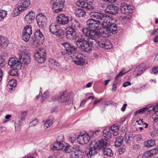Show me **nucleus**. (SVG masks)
<instances>
[{"mask_svg":"<svg viewBox=\"0 0 158 158\" xmlns=\"http://www.w3.org/2000/svg\"><path fill=\"white\" fill-rule=\"evenodd\" d=\"M90 17L101 21V25L106 31L113 34L117 33V27L114 23V20L108 15L97 12H91L89 13Z\"/></svg>","mask_w":158,"mask_h":158,"instance_id":"nucleus-1","label":"nucleus"},{"mask_svg":"<svg viewBox=\"0 0 158 158\" xmlns=\"http://www.w3.org/2000/svg\"><path fill=\"white\" fill-rule=\"evenodd\" d=\"M65 49L61 52L63 55L67 54L71 57H73V61L76 65L82 66L85 62L84 56L82 54L76 52L77 48L69 43H64L62 44Z\"/></svg>","mask_w":158,"mask_h":158,"instance_id":"nucleus-2","label":"nucleus"},{"mask_svg":"<svg viewBox=\"0 0 158 158\" xmlns=\"http://www.w3.org/2000/svg\"><path fill=\"white\" fill-rule=\"evenodd\" d=\"M104 29L103 31L100 32L99 31H96L95 30H90V29L85 28L82 29V32L84 34L88 37V40L89 42L92 44H94L97 42L96 38H99L100 36L108 37L110 35L109 32Z\"/></svg>","mask_w":158,"mask_h":158,"instance_id":"nucleus-3","label":"nucleus"},{"mask_svg":"<svg viewBox=\"0 0 158 158\" xmlns=\"http://www.w3.org/2000/svg\"><path fill=\"white\" fill-rule=\"evenodd\" d=\"M107 144L106 140L105 139H101L98 142L96 141L91 142L90 144V150L86 153L87 156L88 157H91L96 152V150L100 149L102 148L104 149Z\"/></svg>","mask_w":158,"mask_h":158,"instance_id":"nucleus-4","label":"nucleus"},{"mask_svg":"<svg viewBox=\"0 0 158 158\" xmlns=\"http://www.w3.org/2000/svg\"><path fill=\"white\" fill-rule=\"evenodd\" d=\"M53 100L57 99L59 103H64L66 105H69L73 103V98L66 91L60 92L57 96H54L52 98Z\"/></svg>","mask_w":158,"mask_h":158,"instance_id":"nucleus-5","label":"nucleus"},{"mask_svg":"<svg viewBox=\"0 0 158 158\" xmlns=\"http://www.w3.org/2000/svg\"><path fill=\"white\" fill-rule=\"evenodd\" d=\"M30 4L29 0H21L19 2L18 6L14 10L16 16L18 15L21 11L25 10Z\"/></svg>","mask_w":158,"mask_h":158,"instance_id":"nucleus-6","label":"nucleus"},{"mask_svg":"<svg viewBox=\"0 0 158 158\" xmlns=\"http://www.w3.org/2000/svg\"><path fill=\"white\" fill-rule=\"evenodd\" d=\"M64 0H51V3L52 5L54 12L57 13L63 10Z\"/></svg>","mask_w":158,"mask_h":158,"instance_id":"nucleus-7","label":"nucleus"},{"mask_svg":"<svg viewBox=\"0 0 158 158\" xmlns=\"http://www.w3.org/2000/svg\"><path fill=\"white\" fill-rule=\"evenodd\" d=\"M35 57L38 63H42L45 61L46 58L45 50L43 48L39 49L35 54Z\"/></svg>","mask_w":158,"mask_h":158,"instance_id":"nucleus-8","label":"nucleus"},{"mask_svg":"<svg viewBox=\"0 0 158 158\" xmlns=\"http://www.w3.org/2000/svg\"><path fill=\"white\" fill-rule=\"evenodd\" d=\"M50 32L53 34L59 36L64 35L63 31L59 28V25L55 23H52L49 26Z\"/></svg>","mask_w":158,"mask_h":158,"instance_id":"nucleus-9","label":"nucleus"},{"mask_svg":"<svg viewBox=\"0 0 158 158\" xmlns=\"http://www.w3.org/2000/svg\"><path fill=\"white\" fill-rule=\"evenodd\" d=\"M100 37L97 42L99 46L105 49H110L112 48V45L110 41L106 40L104 36H100Z\"/></svg>","mask_w":158,"mask_h":158,"instance_id":"nucleus-10","label":"nucleus"},{"mask_svg":"<svg viewBox=\"0 0 158 158\" xmlns=\"http://www.w3.org/2000/svg\"><path fill=\"white\" fill-rule=\"evenodd\" d=\"M32 34L31 27L30 25H27L24 27L22 34V39L25 42L28 41Z\"/></svg>","mask_w":158,"mask_h":158,"instance_id":"nucleus-11","label":"nucleus"},{"mask_svg":"<svg viewBox=\"0 0 158 158\" xmlns=\"http://www.w3.org/2000/svg\"><path fill=\"white\" fill-rule=\"evenodd\" d=\"M8 64L11 68L20 69L22 66L19 59L16 57L10 58L8 60Z\"/></svg>","mask_w":158,"mask_h":158,"instance_id":"nucleus-12","label":"nucleus"},{"mask_svg":"<svg viewBox=\"0 0 158 158\" xmlns=\"http://www.w3.org/2000/svg\"><path fill=\"white\" fill-rule=\"evenodd\" d=\"M26 113L24 112H21V117L16 118L15 122V127L16 130L19 131L22 124V121L24 120L26 116Z\"/></svg>","mask_w":158,"mask_h":158,"instance_id":"nucleus-13","label":"nucleus"},{"mask_svg":"<svg viewBox=\"0 0 158 158\" xmlns=\"http://www.w3.org/2000/svg\"><path fill=\"white\" fill-rule=\"evenodd\" d=\"M90 135L88 133H81L77 137V140L79 144H84L87 143L90 140Z\"/></svg>","mask_w":158,"mask_h":158,"instance_id":"nucleus-14","label":"nucleus"},{"mask_svg":"<svg viewBox=\"0 0 158 158\" xmlns=\"http://www.w3.org/2000/svg\"><path fill=\"white\" fill-rule=\"evenodd\" d=\"M87 28L95 29L97 28L99 25H101V21L97 20L92 18L89 19L86 22Z\"/></svg>","mask_w":158,"mask_h":158,"instance_id":"nucleus-15","label":"nucleus"},{"mask_svg":"<svg viewBox=\"0 0 158 158\" xmlns=\"http://www.w3.org/2000/svg\"><path fill=\"white\" fill-rule=\"evenodd\" d=\"M73 151L71 153L70 156L71 158H82L84 153L78 146H74Z\"/></svg>","mask_w":158,"mask_h":158,"instance_id":"nucleus-16","label":"nucleus"},{"mask_svg":"<svg viewBox=\"0 0 158 158\" xmlns=\"http://www.w3.org/2000/svg\"><path fill=\"white\" fill-rule=\"evenodd\" d=\"M94 44L90 43L88 40V41L85 40L81 44L80 46H78L77 47L83 51L90 52L92 50L91 48Z\"/></svg>","mask_w":158,"mask_h":158,"instance_id":"nucleus-17","label":"nucleus"},{"mask_svg":"<svg viewBox=\"0 0 158 158\" xmlns=\"http://www.w3.org/2000/svg\"><path fill=\"white\" fill-rule=\"evenodd\" d=\"M56 21L58 23L63 25L67 24L69 22L68 17L64 14H60L57 16L56 17Z\"/></svg>","mask_w":158,"mask_h":158,"instance_id":"nucleus-18","label":"nucleus"},{"mask_svg":"<svg viewBox=\"0 0 158 158\" xmlns=\"http://www.w3.org/2000/svg\"><path fill=\"white\" fill-rule=\"evenodd\" d=\"M130 70V69H129L128 71L125 72L124 69H123L117 75L115 78L114 81L112 86V90L113 91H116L117 88V85L120 81V80H118V78L119 77L123 76L124 74L128 73Z\"/></svg>","mask_w":158,"mask_h":158,"instance_id":"nucleus-19","label":"nucleus"},{"mask_svg":"<svg viewBox=\"0 0 158 158\" xmlns=\"http://www.w3.org/2000/svg\"><path fill=\"white\" fill-rule=\"evenodd\" d=\"M106 10L109 14L115 15L118 12L119 8L113 4H109L107 6Z\"/></svg>","mask_w":158,"mask_h":158,"instance_id":"nucleus-20","label":"nucleus"},{"mask_svg":"<svg viewBox=\"0 0 158 158\" xmlns=\"http://www.w3.org/2000/svg\"><path fill=\"white\" fill-rule=\"evenodd\" d=\"M36 20L39 26H41L45 24L47 21V18L44 14L40 13L36 16Z\"/></svg>","mask_w":158,"mask_h":158,"instance_id":"nucleus-21","label":"nucleus"},{"mask_svg":"<svg viewBox=\"0 0 158 158\" xmlns=\"http://www.w3.org/2000/svg\"><path fill=\"white\" fill-rule=\"evenodd\" d=\"M44 40V37L40 30H37L35 33V40L33 42L38 44L40 42L42 43Z\"/></svg>","mask_w":158,"mask_h":158,"instance_id":"nucleus-22","label":"nucleus"},{"mask_svg":"<svg viewBox=\"0 0 158 158\" xmlns=\"http://www.w3.org/2000/svg\"><path fill=\"white\" fill-rule=\"evenodd\" d=\"M76 33L75 29L73 28L69 27L66 29V37L70 40L75 38Z\"/></svg>","mask_w":158,"mask_h":158,"instance_id":"nucleus-23","label":"nucleus"},{"mask_svg":"<svg viewBox=\"0 0 158 158\" xmlns=\"http://www.w3.org/2000/svg\"><path fill=\"white\" fill-rule=\"evenodd\" d=\"M19 56L20 63L24 64H28L31 62V57L29 53H26L23 55Z\"/></svg>","mask_w":158,"mask_h":158,"instance_id":"nucleus-24","label":"nucleus"},{"mask_svg":"<svg viewBox=\"0 0 158 158\" xmlns=\"http://www.w3.org/2000/svg\"><path fill=\"white\" fill-rule=\"evenodd\" d=\"M145 70V65L144 64H140L136 68L134 72V75L135 77L140 76Z\"/></svg>","mask_w":158,"mask_h":158,"instance_id":"nucleus-25","label":"nucleus"},{"mask_svg":"<svg viewBox=\"0 0 158 158\" xmlns=\"http://www.w3.org/2000/svg\"><path fill=\"white\" fill-rule=\"evenodd\" d=\"M76 5L87 10H92L94 9V7L91 5L84 1H78L76 2Z\"/></svg>","mask_w":158,"mask_h":158,"instance_id":"nucleus-26","label":"nucleus"},{"mask_svg":"<svg viewBox=\"0 0 158 158\" xmlns=\"http://www.w3.org/2000/svg\"><path fill=\"white\" fill-rule=\"evenodd\" d=\"M153 111L155 112L153 113L152 116L153 119V122H155V121L158 120V103H157L156 105L154 107L152 106L151 108V111Z\"/></svg>","mask_w":158,"mask_h":158,"instance_id":"nucleus-27","label":"nucleus"},{"mask_svg":"<svg viewBox=\"0 0 158 158\" xmlns=\"http://www.w3.org/2000/svg\"><path fill=\"white\" fill-rule=\"evenodd\" d=\"M64 147V144L60 142L57 141L52 146L51 149L53 151L62 150Z\"/></svg>","mask_w":158,"mask_h":158,"instance_id":"nucleus-28","label":"nucleus"},{"mask_svg":"<svg viewBox=\"0 0 158 158\" xmlns=\"http://www.w3.org/2000/svg\"><path fill=\"white\" fill-rule=\"evenodd\" d=\"M35 17V13L33 11H31L25 17V22L30 23L34 19Z\"/></svg>","mask_w":158,"mask_h":158,"instance_id":"nucleus-29","label":"nucleus"},{"mask_svg":"<svg viewBox=\"0 0 158 158\" xmlns=\"http://www.w3.org/2000/svg\"><path fill=\"white\" fill-rule=\"evenodd\" d=\"M69 27L73 28L75 30L80 27L79 23L75 19L71 20L69 23Z\"/></svg>","mask_w":158,"mask_h":158,"instance_id":"nucleus-30","label":"nucleus"},{"mask_svg":"<svg viewBox=\"0 0 158 158\" xmlns=\"http://www.w3.org/2000/svg\"><path fill=\"white\" fill-rule=\"evenodd\" d=\"M111 132V134L113 135L116 136L119 134V128L118 127L115 125H113L110 127H109Z\"/></svg>","mask_w":158,"mask_h":158,"instance_id":"nucleus-31","label":"nucleus"},{"mask_svg":"<svg viewBox=\"0 0 158 158\" xmlns=\"http://www.w3.org/2000/svg\"><path fill=\"white\" fill-rule=\"evenodd\" d=\"M16 84L15 80L11 79L9 81L7 85V87L8 89L13 90L14 88L16 86Z\"/></svg>","mask_w":158,"mask_h":158,"instance_id":"nucleus-32","label":"nucleus"},{"mask_svg":"<svg viewBox=\"0 0 158 158\" xmlns=\"http://www.w3.org/2000/svg\"><path fill=\"white\" fill-rule=\"evenodd\" d=\"M76 15L79 17H83L85 15V11L81 9H77L75 11Z\"/></svg>","mask_w":158,"mask_h":158,"instance_id":"nucleus-33","label":"nucleus"},{"mask_svg":"<svg viewBox=\"0 0 158 158\" xmlns=\"http://www.w3.org/2000/svg\"><path fill=\"white\" fill-rule=\"evenodd\" d=\"M103 135L107 139H109L111 137V132H110L109 127L106 128L103 131Z\"/></svg>","mask_w":158,"mask_h":158,"instance_id":"nucleus-34","label":"nucleus"},{"mask_svg":"<svg viewBox=\"0 0 158 158\" xmlns=\"http://www.w3.org/2000/svg\"><path fill=\"white\" fill-rule=\"evenodd\" d=\"M152 107V106H151L148 108H143L137 110L135 112V115L143 113L146 111L148 112L151 111Z\"/></svg>","mask_w":158,"mask_h":158,"instance_id":"nucleus-35","label":"nucleus"},{"mask_svg":"<svg viewBox=\"0 0 158 158\" xmlns=\"http://www.w3.org/2000/svg\"><path fill=\"white\" fill-rule=\"evenodd\" d=\"M19 56H22L26 53H29V50L28 48H26L24 46H22L19 49Z\"/></svg>","mask_w":158,"mask_h":158,"instance_id":"nucleus-36","label":"nucleus"},{"mask_svg":"<svg viewBox=\"0 0 158 158\" xmlns=\"http://www.w3.org/2000/svg\"><path fill=\"white\" fill-rule=\"evenodd\" d=\"M8 41L3 36H0V47L1 46L6 47L8 44Z\"/></svg>","mask_w":158,"mask_h":158,"instance_id":"nucleus-37","label":"nucleus"},{"mask_svg":"<svg viewBox=\"0 0 158 158\" xmlns=\"http://www.w3.org/2000/svg\"><path fill=\"white\" fill-rule=\"evenodd\" d=\"M156 144L155 141L153 139L145 141L144 143V145L145 147H151Z\"/></svg>","mask_w":158,"mask_h":158,"instance_id":"nucleus-38","label":"nucleus"},{"mask_svg":"<svg viewBox=\"0 0 158 158\" xmlns=\"http://www.w3.org/2000/svg\"><path fill=\"white\" fill-rule=\"evenodd\" d=\"M103 152L105 155L110 156H113L111 150L109 148H105L103 149Z\"/></svg>","mask_w":158,"mask_h":158,"instance_id":"nucleus-39","label":"nucleus"},{"mask_svg":"<svg viewBox=\"0 0 158 158\" xmlns=\"http://www.w3.org/2000/svg\"><path fill=\"white\" fill-rule=\"evenodd\" d=\"M123 136H118L116 139L115 142V146L118 147L120 146L123 141Z\"/></svg>","mask_w":158,"mask_h":158,"instance_id":"nucleus-40","label":"nucleus"},{"mask_svg":"<svg viewBox=\"0 0 158 158\" xmlns=\"http://www.w3.org/2000/svg\"><path fill=\"white\" fill-rule=\"evenodd\" d=\"M133 139V138L131 134H127L126 133V135L125 137L124 141L127 143H131Z\"/></svg>","mask_w":158,"mask_h":158,"instance_id":"nucleus-41","label":"nucleus"},{"mask_svg":"<svg viewBox=\"0 0 158 158\" xmlns=\"http://www.w3.org/2000/svg\"><path fill=\"white\" fill-rule=\"evenodd\" d=\"M76 45L78 46H80L84 41H85L84 39L82 38L81 36L77 37H76Z\"/></svg>","mask_w":158,"mask_h":158,"instance_id":"nucleus-42","label":"nucleus"},{"mask_svg":"<svg viewBox=\"0 0 158 158\" xmlns=\"http://www.w3.org/2000/svg\"><path fill=\"white\" fill-rule=\"evenodd\" d=\"M9 72L10 74L12 76H17L18 75V70L19 69L12 68Z\"/></svg>","mask_w":158,"mask_h":158,"instance_id":"nucleus-43","label":"nucleus"},{"mask_svg":"<svg viewBox=\"0 0 158 158\" xmlns=\"http://www.w3.org/2000/svg\"><path fill=\"white\" fill-rule=\"evenodd\" d=\"M77 146V145H74L73 146V149L72 150V151L71 149V147L70 146H66L64 149V151L66 152V153H70V154L73 151L74 149V146Z\"/></svg>","mask_w":158,"mask_h":158,"instance_id":"nucleus-44","label":"nucleus"},{"mask_svg":"<svg viewBox=\"0 0 158 158\" xmlns=\"http://www.w3.org/2000/svg\"><path fill=\"white\" fill-rule=\"evenodd\" d=\"M52 124V121L50 119L47 120L44 125V127L45 129H47L51 126Z\"/></svg>","mask_w":158,"mask_h":158,"instance_id":"nucleus-45","label":"nucleus"},{"mask_svg":"<svg viewBox=\"0 0 158 158\" xmlns=\"http://www.w3.org/2000/svg\"><path fill=\"white\" fill-rule=\"evenodd\" d=\"M7 14V12L4 10H0V21H1L2 19L5 18Z\"/></svg>","mask_w":158,"mask_h":158,"instance_id":"nucleus-46","label":"nucleus"},{"mask_svg":"<svg viewBox=\"0 0 158 158\" xmlns=\"http://www.w3.org/2000/svg\"><path fill=\"white\" fill-rule=\"evenodd\" d=\"M120 10L121 12L123 13H125L127 12V10L128 7L126 5H123L122 4H121L120 6Z\"/></svg>","mask_w":158,"mask_h":158,"instance_id":"nucleus-47","label":"nucleus"},{"mask_svg":"<svg viewBox=\"0 0 158 158\" xmlns=\"http://www.w3.org/2000/svg\"><path fill=\"white\" fill-rule=\"evenodd\" d=\"M6 64L4 59L1 56H0V66L4 67Z\"/></svg>","mask_w":158,"mask_h":158,"instance_id":"nucleus-48","label":"nucleus"},{"mask_svg":"<svg viewBox=\"0 0 158 158\" xmlns=\"http://www.w3.org/2000/svg\"><path fill=\"white\" fill-rule=\"evenodd\" d=\"M144 158H148L153 156L150 150L147 151L144 153Z\"/></svg>","mask_w":158,"mask_h":158,"instance_id":"nucleus-49","label":"nucleus"},{"mask_svg":"<svg viewBox=\"0 0 158 158\" xmlns=\"http://www.w3.org/2000/svg\"><path fill=\"white\" fill-rule=\"evenodd\" d=\"M38 123V121L37 119H35L29 123V125L30 127H34L37 125Z\"/></svg>","mask_w":158,"mask_h":158,"instance_id":"nucleus-50","label":"nucleus"},{"mask_svg":"<svg viewBox=\"0 0 158 158\" xmlns=\"http://www.w3.org/2000/svg\"><path fill=\"white\" fill-rule=\"evenodd\" d=\"M49 61L52 64H54L56 66H59L60 65V64L54 59H49Z\"/></svg>","mask_w":158,"mask_h":158,"instance_id":"nucleus-51","label":"nucleus"},{"mask_svg":"<svg viewBox=\"0 0 158 158\" xmlns=\"http://www.w3.org/2000/svg\"><path fill=\"white\" fill-rule=\"evenodd\" d=\"M153 156L158 152V146L156 148L150 150Z\"/></svg>","mask_w":158,"mask_h":158,"instance_id":"nucleus-52","label":"nucleus"},{"mask_svg":"<svg viewBox=\"0 0 158 158\" xmlns=\"http://www.w3.org/2000/svg\"><path fill=\"white\" fill-rule=\"evenodd\" d=\"M48 95V93L47 92H45L43 94L42 97L41 98V101H44L47 98Z\"/></svg>","mask_w":158,"mask_h":158,"instance_id":"nucleus-53","label":"nucleus"},{"mask_svg":"<svg viewBox=\"0 0 158 158\" xmlns=\"http://www.w3.org/2000/svg\"><path fill=\"white\" fill-rule=\"evenodd\" d=\"M125 151V147H121L119 148L118 151L119 153L121 154L123 153Z\"/></svg>","mask_w":158,"mask_h":158,"instance_id":"nucleus-54","label":"nucleus"},{"mask_svg":"<svg viewBox=\"0 0 158 158\" xmlns=\"http://www.w3.org/2000/svg\"><path fill=\"white\" fill-rule=\"evenodd\" d=\"M133 148L135 150H138L140 149V146L139 144H135L133 146Z\"/></svg>","mask_w":158,"mask_h":158,"instance_id":"nucleus-55","label":"nucleus"},{"mask_svg":"<svg viewBox=\"0 0 158 158\" xmlns=\"http://www.w3.org/2000/svg\"><path fill=\"white\" fill-rule=\"evenodd\" d=\"M131 85V83L129 81H126L124 82L123 84V86L124 87H126L130 85Z\"/></svg>","mask_w":158,"mask_h":158,"instance_id":"nucleus-56","label":"nucleus"},{"mask_svg":"<svg viewBox=\"0 0 158 158\" xmlns=\"http://www.w3.org/2000/svg\"><path fill=\"white\" fill-rule=\"evenodd\" d=\"M152 71L155 73H158V67H154L152 69Z\"/></svg>","mask_w":158,"mask_h":158,"instance_id":"nucleus-57","label":"nucleus"},{"mask_svg":"<svg viewBox=\"0 0 158 158\" xmlns=\"http://www.w3.org/2000/svg\"><path fill=\"white\" fill-rule=\"evenodd\" d=\"M87 100H85V99H84L81 102L80 106V107L82 106L86 102Z\"/></svg>","mask_w":158,"mask_h":158,"instance_id":"nucleus-58","label":"nucleus"},{"mask_svg":"<svg viewBox=\"0 0 158 158\" xmlns=\"http://www.w3.org/2000/svg\"><path fill=\"white\" fill-rule=\"evenodd\" d=\"M127 106V104H124L123 105L122 107L121 108V110L122 111H124L125 110V109Z\"/></svg>","mask_w":158,"mask_h":158,"instance_id":"nucleus-59","label":"nucleus"},{"mask_svg":"<svg viewBox=\"0 0 158 158\" xmlns=\"http://www.w3.org/2000/svg\"><path fill=\"white\" fill-rule=\"evenodd\" d=\"M107 105L108 103L107 102H104L101 103V106L102 108H105L106 107V105Z\"/></svg>","mask_w":158,"mask_h":158,"instance_id":"nucleus-60","label":"nucleus"},{"mask_svg":"<svg viewBox=\"0 0 158 158\" xmlns=\"http://www.w3.org/2000/svg\"><path fill=\"white\" fill-rule=\"evenodd\" d=\"M157 33H158V28L154 30L151 34L152 35H154L155 34H156Z\"/></svg>","mask_w":158,"mask_h":158,"instance_id":"nucleus-61","label":"nucleus"},{"mask_svg":"<svg viewBox=\"0 0 158 158\" xmlns=\"http://www.w3.org/2000/svg\"><path fill=\"white\" fill-rule=\"evenodd\" d=\"M89 135H90V138L91 137L94 136V131H91L90 132V134H89Z\"/></svg>","mask_w":158,"mask_h":158,"instance_id":"nucleus-62","label":"nucleus"},{"mask_svg":"<svg viewBox=\"0 0 158 158\" xmlns=\"http://www.w3.org/2000/svg\"><path fill=\"white\" fill-rule=\"evenodd\" d=\"M136 139L137 141L139 140L142 139V137L140 135H138L136 137Z\"/></svg>","mask_w":158,"mask_h":158,"instance_id":"nucleus-63","label":"nucleus"},{"mask_svg":"<svg viewBox=\"0 0 158 158\" xmlns=\"http://www.w3.org/2000/svg\"><path fill=\"white\" fill-rule=\"evenodd\" d=\"M92 84L93 83L92 82H89L86 84V87L87 88H89L90 87Z\"/></svg>","mask_w":158,"mask_h":158,"instance_id":"nucleus-64","label":"nucleus"}]
</instances>
